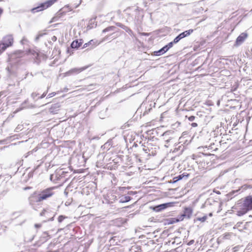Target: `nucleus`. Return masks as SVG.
Returning a JSON list of instances; mask_svg holds the SVG:
<instances>
[{"label":"nucleus","instance_id":"20","mask_svg":"<svg viewBox=\"0 0 252 252\" xmlns=\"http://www.w3.org/2000/svg\"><path fill=\"white\" fill-rule=\"evenodd\" d=\"M115 29H116V27L115 26H110V27H108L104 29L102 31V32L105 33V32H108L113 31H114L115 30Z\"/></svg>","mask_w":252,"mask_h":252},{"label":"nucleus","instance_id":"32","mask_svg":"<svg viewBox=\"0 0 252 252\" xmlns=\"http://www.w3.org/2000/svg\"><path fill=\"white\" fill-rule=\"evenodd\" d=\"M44 34H45V33H39L37 36L36 37H35V40L36 41H37L38 40V39L41 37Z\"/></svg>","mask_w":252,"mask_h":252},{"label":"nucleus","instance_id":"44","mask_svg":"<svg viewBox=\"0 0 252 252\" xmlns=\"http://www.w3.org/2000/svg\"><path fill=\"white\" fill-rule=\"evenodd\" d=\"M26 102V101H25V102H24V103H23L22 104V105H24V104H25V103ZM23 108H26V106H23Z\"/></svg>","mask_w":252,"mask_h":252},{"label":"nucleus","instance_id":"40","mask_svg":"<svg viewBox=\"0 0 252 252\" xmlns=\"http://www.w3.org/2000/svg\"><path fill=\"white\" fill-rule=\"evenodd\" d=\"M51 39H52V41H55L57 40V37L55 36H53L52 37Z\"/></svg>","mask_w":252,"mask_h":252},{"label":"nucleus","instance_id":"26","mask_svg":"<svg viewBox=\"0 0 252 252\" xmlns=\"http://www.w3.org/2000/svg\"><path fill=\"white\" fill-rule=\"evenodd\" d=\"M207 219V217L206 215H205V216H204L203 217L197 218V220L200 221L201 222H204L205 221H206Z\"/></svg>","mask_w":252,"mask_h":252},{"label":"nucleus","instance_id":"34","mask_svg":"<svg viewBox=\"0 0 252 252\" xmlns=\"http://www.w3.org/2000/svg\"><path fill=\"white\" fill-rule=\"evenodd\" d=\"M56 93H55V92H53V93H50V94H49L48 95V96H47V98H50V97H53V96H54V95H56Z\"/></svg>","mask_w":252,"mask_h":252},{"label":"nucleus","instance_id":"15","mask_svg":"<svg viewBox=\"0 0 252 252\" xmlns=\"http://www.w3.org/2000/svg\"><path fill=\"white\" fill-rule=\"evenodd\" d=\"M192 210L190 208H186L184 211V214H183V216L186 217L188 219L190 218L192 215Z\"/></svg>","mask_w":252,"mask_h":252},{"label":"nucleus","instance_id":"5","mask_svg":"<svg viewBox=\"0 0 252 252\" xmlns=\"http://www.w3.org/2000/svg\"><path fill=\"white\" fill-rule=\"evenodd\" d=\"M56 1V0H47V1L44 3H41L40 5L32 8V13H36L41 10H43L45 9H46L51 5H52Z\"/></svg>","mask_w":252,"mask_h":252},{"label":"nucleus","instance_id":"22","mask_svg":"<svg viewBox=\"0 0 252 252\" xmlns=\"http://www.w3.org/2000/svg\"><path fill=\"white\" fill-rule=\"evenodd\" d=\"M248 211L244 209L243 208L242 210L237 211V215L239 216H241L247 213Z\"/></svg>","mask_w":252,"mask_h":252},{"label":"nucleus","instance_id":"9","mask_svg":"<svg viewBox=\"0 0 252 252\" xmlns=\"http://www.w3.org/2000/svg\"><path fill=\"white\" fill-rule=\"evenodd\" d=\"M39 199L40 198L38 194H36V193H34L31 194L29 198V203L32 207H34L35 203L41 201Z\"/></svg>","mask_w":252,"mask_h":252},{"label":"nucleus","instance_id":"21","mask_svg":"<svg viewBox=\"0 0 252 252\" xmlns=\"http://www.w3.org/2000/svg\"><path fill=\"white\" fill-rule=\"evenodd\" d=\"M94 26H96V24L95 23V22L94 21H93L92 20H91L89 22V25L88 26L87 28L88 29H91L94 28Z\"/></svg>","mask_w":252,"mask_h":252},{"label":"nucleus","instance_id":"43","mask_svg":"<svg viewBox=\"0 0 252 252\" xmlns=\"http://www.w3.org/2000/svg\"><path fill=\"white\" fill-rule=\"evenodd\" d=\"M193 242H194V241H193V240H191V241H190L189 243V245H191V244H193Z\"/></svg>","mask_w":252,"mask_h":252},{"label":"nucleus","instance_id":"23","mask_svg":"<svg viewBox=\"0 0 252 252\" xmlns=\"http://www.w3.org/2000/svg\"><path fill=\"white\" fill-rule=\"evenodd\" d=\"M22 54V53H19V54ZM21 57V55H18L17 53H15L13 55H12L10 58V62H12V60H13L15 58H19V57Z\"/></svg>","mask_w":252,"mask_h":252},{"label":"nucleus","instance_id":"41","mask_svg":"<svg viewBox=\"0 0 252 252\" xmlns=\"http://www.w3.org/2000/svg\"><path fill=\"white\" fill-rule=\"evenodd\" d=\"M54 215H53V217H52L50 219H49L48 220H53V218H54Z\"/></svg>","mask_w":252,"mask_h":252},{"label":"nucleus","instance_id":"4","mask_svg":"<svg viewBox=\"0 0 252 252\" xmlns=\"http://www.w3.org/2000/svg\"><path fill=\"white\" fill-rule=\"evenodd\" d=\"M29 54L32 56L34 62L37 64H39L41 60H45L46 58V56L44 54L33 50H30Z\"/></svg>","mask_w":252,"mask_h":252},{"label":"nucleus","instance_id":"35","mask_svg":"<svg viewBox=\"0 0 252 252\" xmlns=\"http://www.w3.org/2000/svg\"><path fill=\"white\" fill-rule=\"evenodd\" d=\"M47 94V91L44 92L43 93V94L40 96L38 98H40V99L43 98Z\"/></svg>","mask_w":252,"mask_h":252},{"label":"nucleus","instance_id":"6","mask_svg":"<svg viewBox=\"0 0 252 252\" xmlns=\"http://www.w3.org/2000/svg\"><path fill=\"white\" fill-rule=\"evenodd\" d=\"M243 208L248 212L252 210V196H248L245 198L243 203Z\"/></svg>","mask_w":252,"mask_h":252},{"label":"nucleus","instance_id":"42","mask_svg":"<svg viewBox=\"0 0 252 252\" xmlns=\"http://www.w3.org/2000/svg\"><path fill=\"white\" fill-rule=\"evenodd\" d=\"M201 154H202V155L205 156H211V154H204V153H202Z\"/></svg>","mask_w":252,"mask_h":252},{"label":"nucleus","instance_id":"19","mask_svg":"<svg viewBox=\"0 0 252 252\" xmlns=\"http://www.w3.org/2000/svg\"><path fill=\"white\" fill-rule=\"evenodd\" d=\"M131 199V197L129 196H126V195H125V196H122L121 197H120V202H122V203H125V202H128L129 201H130Z\"/></svg>","mask_w":252,"mask_h":252},{"label":"nucleus","instance_id":"24","mask_svg":"<svg viewBox=\"0 0 252 252\" xmlns=\"http://www.w3.org/2000/svg\"><path fill=\"white\" fill-rule=\"evenodd\" d=\"M49 214V212L47 210H43L40 214L41 216H45L47 217L48 214Z\"/></svg>","mask_w":252,"mask_h":252},{"label":"nucleus","instance_id":"8","mask_svg":"<svg viewBox=\"0 0 252 252\" xmlns=\"http://www.w3.org/2000/svg\"><path fill=\"white\" fill-rule=\"evenodd\" d=\"M172 206L173 203L172 202L166 203L154 206L153 210L156 212H158Z\"/></svg>","mask_w":252,"mask_h":252},{"label":"nucleus","instance_id":"36","mask_svg":"<svg viewBox=\"0 0 252 252\" xmlns=\"http://www.w3.org/2000/svg\"><path fill=\"white\" fill-rule=\"evenodd\" d=\"M34 227L36 229L39 228L41 227V224H39V223L35 224Z\"/></svg>","mask_w":252,"mask_h":252},{"label":"nucleus","instance_id":"45","mask_svg":"<svg viewBox=\"0 0 252 252\" xmlns=\"http://www.w3.org/2000/svg\"><path fill=\"white\" fill-rule=\"evenodd\" d=\"M209 216L210 217H212V213H210L209 214Z\"/></svg>","mask_w":252,"mask_h":252},{"label":"nucleus","instance_id":"1","mask_svg":"<svg viewBox=\"0 0 252 252\" xmlns=\"http://www.w3.org/2000/svg\"><path fill=\"white\" fill-rule=\"evenodd\" d=\"M161 136L162 140L165 142L164 146L166 148L174 145L177 142L178 136L173 131H166L163 133Z\"/></svg>","mask_w":252,"mask_h":252},{"label":"nucleus","instance_id":"7","mask_svg":"<svg viewBox=\"0 0 252 252\" xmlns=\"http://www.w3.org/2000/svg\"><path fill=\"white\" fill-rule=\"evenodd\" d=\"M193 30L190 29L188 31H186L182 32L181 33L179 34L177 36H176L174 38V44L178 43L182 38L189 35L193 32Z\"/></svg>","mask_w":252,"mask_h":252},{"label":"nucleus","instance_id":"27","mask_svg":"<svg viewBox=\"0 0 252 252\" xmlns=\"http://www.w3.org/2000/svg\"><path fill=\"white\" fill-rule=\"evenodd\" d=\"M174 43V40L171 42H169L168 44L165 45V47L168 50L170 48H171L173 46V44Z\"/></svg>","mask_w":252,"mask_h":252},{"label":"nucleus","instance_id":"28","mask_svg":"<svg viewBox=\"0 0 252 252\" xmlns=\"http://www.w3.org/2000/svg\"><path fill=\"white\" fill-rule=\"evenodd\" d=\"M28 42V40L25 37H23L22 39L21 40V43L22 44H27Z\"/></svg>","mask_w":252,"mask_h":252},{"label":"nucleus","instance_id":"48","mask_svg":"<svg viewBox=\"0 0 252 252\" xmlns=\"http://www.w3.org/2000/svg\"><path fill=\"white\" fill-rule=\"evenodd\" d=\"M19 59H18V60H17V61H16L15 62V63H18V62H19Z\"/></svg>","mask_w":252,"mask_h":252},{"label":"nucleus","instance_id":"39","mask_svg":"<svg viewBox=\"0 0 252 252\" xmlns=\"http://www.w3.org/2000/svg\"><path fill=\"white\" fill-rule=\"evenodd\" d=\"M140 34L141 35H145V36H148L149 34L148 33H146V32H141V33H140Z\"/></svg>","mask_w":252,"mask_h":252},{"label":"nucleus","instance_id":"16","mask_svg":"<svg viewBox=\"0 0 252 252\" xmlns=\"http://www.w3.org/2000/svg\"><path fill=\"white\" fill-rule=\"evenodd\" d=\"M82 44V39H80L79 40H76L73 41L71 43V47L72 48L77 49L79 47L81 46Z\"/></svg>","mask_w":252,"mask_h":252},{"label":"nucleus","instance_id":"30","mask_svg":"<svg viewBox=\"0 0 252 252\" xmlns=\"http://www.w3.org/2000/svg\"><path fill=\"white\" fill-rule=\"evenodd\" d=\"M111 143L109 142H107L106 143H105L103 145L104 148H107L108 149H109V147L110 146Z\"/></svg>","mask_w":252,"mask_h":252},{"label":"nucleus","instance_id":"3","mask_svg":"<svg viewBox=\"0 0 252 252\" xmlns=\"http://www.w3.org/2000/svg\"><path fill=\"white\" fill-rule=\"evenodd\" d=\"M54 189V188H49L40 191L38 193L39 199L42 201L51 197L54 194L53 191Z\"/></svg>","mask_w":252,"mask_h":252},{"label":"nucleus","instance_id":"14","mask_svg":"<svg viewBox=\"0 0 252 252\" xmlns=\"http://www.w3.org/2000/svg\"><path fill=\"white\" fill-rule=\"evenodd\" d=\"M189 176V174L186 173H184L181 175H179L176 177H175L173 178L172 181L170 182L173 184L176 183L178 181H180L184 178L187 179Z\"/></svg>","mask_w":252,"mask_h":252},{"label":"nucleus","instance_id":"10","mask_svg":"<svg viewBox=\"0 0 252 252\" xmlns=\"http://www.w3.org/2000/svg\"><path fill=\"white\" fill-rule=\"evenodd\" d=\"M248 34L246 33L243 32L241 33L237 38L235 41V45L239 46L241 45L247 38Z\"/></svg>","mask_w":252,"mask_h":252},{"label":"nucleus","instance_id":"11","mask_svg":"<svg viewBox=\"0 0 252 252\" xmlns=\"http://www.w3.org/2000/svg\"><path fill=\"white\" fill-rule=\"evenodd\" d=\"M88 68L87 66H84L80 68H74L70 70H69L68 71H67L66 74L68 75L73 74H78L79 73L83 71V70H85Z\"/></svg>","mask_w":252,"mask_h":252},{"label":"nucleus","instance_id":"47","mask_svg":"<svg viewBox=\"0 0 252 252\" xmlns=\"http://www.w3.org/2000/svg\"><path fill=\"white\" fill-rule=\"evenodd\" d=\"M238 190H236V191H233V192H234H234H238Z\"/></svg>","mask_w":252,"mask_h":252},{"label":"nucleus","instance_id":"33","mask_svg":"<svg viewBox=\"0 0 252 252\" xmlns=\"http://www.w3.org/2000/svg\"><path fill=\"white\" fill-rule=\"evenodd\" d=\"M195 118H196V117L195 116H191L188 118V120L190 122H192L195 119Z\"/></svg>","mask_w":252,"mask_h":252},{"label":"nucleus","instance_id":"37","mask_svg":"<svg viewBox=\"0 0 252 252\" xmlns=\"http://www.w3.org/2000/svg\"><path fill=\"white\" fill-rule=\"evenodd\" d=\"M38 94H36L35 93H33L32 94V97L34 99L35 98L36 96H37Z\"/></svg>","mask_w":252,"mask_h":252},{"label":"nucleus","instance_id":"12","mask_svg":"<svg viewBox=\"0 0 252 252\" xmlns=\"http://www.w3.org/2000/svg\"><path fill=\"white\" fill-rule=\"evenodd\" d=\"M116 25L117 26L122 28L123 29L125 30L126 31V32H127L132 37L135 38V39L136 38L133 32L128 27L126 26L125 25H124L120 23H117Z\"/></svg>","mask_w":252,"mask_h":252},{"label":"nucleus","instance_id":"18","mask_svg":"<svg viewBox=\"0 0 252 252\" xmlns=\"http://www.w3.org/2000/svg\"><path fill=\"white\" fill-rule=\"evenodd\" d=\"M59 107L60 105L58 103L53 104L50 108V111L53 113H57Z\"/></svg>","mask_w":252,"mask_h":252},{"label":"nucleus","instance_id":"17","mask_svg":"<svg viewBox=\"0 0 252 252\" xmlns=\"http://www.w3.org/2000/svg\"><path fill=\"white\" fill-rule=\"evenodd\" d=\"M167 51L168 50L165 46L162 48H161L160 50L154 52L153 55L155 56H160L163 54Z\"/></svg>","mask_w":252,"mask_h":252},{"label":"nucleus","instance_id":"2","mask_svg":"<svg viewBox=\"0 0 252 252\" xmlns=\"http://www.w3.org/2000/svg\"><path fill=\"white\" fill-rule=\"evenodd\" d=\"M159 147L158 146L151 143H147L146 145H143L142 148L143 151L150 156L155 155Z\"/></svg>","mask_w":252,"mask_h":252},{"label":"nucleus","instance_id":"46","mask_svg":"<svg viewBox=\"0 0 252 252\" xmlns=\"http://www.w3.org/2000/svg\"><path fill=\"white\" fill-rule=\"evenodd\" d=\"M22 109V108H21L20 109H18V110H17L16 111V112H15V113H16V112H18L19 111H20V110H21Z\"/></svg>","mask_w":252,"mask_h":252},{"label":"nucleus","instance_id":"29","mask_svg":"<svg viewBox=\"0 0 252 252\" xmlns=\"http://www.w3.org/2000/svg\"><path fill=\"white\" fill-rule=\"evenodd\" d=\"M93 42L94 43V41L93 40H92L90 41L89 42L84 44L83 48H85L87 47L90 44H92Z\"/></svg>","mask_w":252,"mask_h":252},{"label":"nucleus","instance_id":"13","mask_svg":"<svg viewBox=\"0 0 252 252\" xmlns=\"http://www.w3.org/2000/svg\"><path fill=\"white\" fill-rule=\"evenodd\" d=\"M13 42V38L12 36L11 35H8L4 37L2 43L6 45L7 47H8L12 45Z\"/></svg>","mask_w":252,"mask_h":252},{"label":"nucleus","instance_id":"31","mask_svg":"<svg viewBox=\"0 0 252 252\" xmlns=\"http://www.w3.org/2000/svg\"><path fill=\"white\" fill-rule=\"evenodd\" d=\"M65 218V217L62 215H61L59 217H58V221L59 222H61L63 221V219Z\"/></svg>","mask_w":252,"mask_h":252},{"label":"nucleus","instance_id":"38","mask_svg":"<svg viewBox=\"0 0 252 252\" xmlns=\"http://www.w3.org/2000/svg\"><path fill=\"white\" fill-rule=\"evenodd\" d=\"M191 126L192 127H195L197 126V124L196 123H192L191 124Z\"/></svg>","mask_w":252,"mask_h":252},{"label":"nucleus","instance_id":"25","mask_svg":"<svg viewBox=\"0 0 252 252\" xmlns=\"http://www.w3.org/2000/svg\"><path fill=\"white\" fill-rule=\"evenodd\" d=\"M7 48L6 45H5L4 43H2L0 44V54L3 51H4Z\"/></svg>","mask_w":252,"mask_h":252}]
</instances>
